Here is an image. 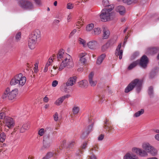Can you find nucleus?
<instances>
[{
  "label": "nucleus",
  "instance_id": "1",
  "mask_svg": "<svg viewBox=\"0 0 159 159\" xmlns=\"http://www.w3.org/2000/svg\"><path fill=\"white\" fill-rule=\"evenodd\" d=\"M110 6L103 9L100 15V18L102 21L106 22L112 19L115 16V13L112 11L114 7Z\"/></svg>",
  "mask_w": 159,
  "mask_h": 159
},
{
  "label": "nucleus",
  "instance_id": "2",
  "mask_svg": "<svg viewBox=\"0 0 159 159\" xmlns=\"http://www.w3.org/2000/svg\"><path fill=\"white\" fill-rule=\"evenodd\" d=\"M142 86V82L138 79H135L132 81L126 87L125 92L127 93L132 91L134 88H136V90L138 93L140 91Z\"/></svg>",
  "mask_w": 159,
  "mask_h": 159
},
{
  "label": "nucleus",
  "instance_id": "3",
  "mask_svg": "<svg viewBox=\"0 0 159 159\" xmlns=\"http://www.w3.org/2000/svg\"><path fill=\"white\" fill-rule=\"evenodd\" d=\"M142 86V82L138 79H135L132 81L126 87L125 92L127 93L132 91L134 88H136V90L138 93L140 91Z\"/></svg>",
  "mask_w": 159,
  "mask_h": 159
},
{
  "label": "nucleus",
  "instance_id": "4",
  "mask_svg": "<svg viewBox=\"0 0 159 159\" xmlns=\"http://www.w3.org/2000/svg\"><path fill=\"white\" fill-rule=\"evenodd\" d=\"M26 81V77L23 76L22 74L20 73L16 75L11 79L10 84L11 85L18 84L19 87H22L25 84Z\"/></svg>",
  "mask_w": 159,
  "mask_h": 159
},
{
  "label": "nucleus",
  "instance_id": "5",
  "mask_svg": "<svg viewBox=\"0 0 159 159\" xmlns=\"http://www.w3.org/2000/svg\"><path fill=\"white\" fill-rule=\"evenodd\" d=\"M18 89H15L10 92V89L8 88L6 89L2 96L3 99H5L7 97L9 100H12L16 98V96L18 94Z\"/></svg>",
  "mask_w": 159,
  "mask_h": 159
},
{
  "label": "nucleus",
  "instance_id": "6",
  "mask_svg": "<svg viewBox=\"0 0 159 159\" xmlns=\"http://www.w3.org/2000/svg\"><path fill=\"white\" fill-rule=\"evenodd\" d=\"M19 5L22 8L27 10H31L33 8L32 3L27 0H21L18 2Z\"/></svg>",
  "mask_w": 159,
  "mask_h": 159
},
{
  "label": "nucleus",
  "instance_id": "7",
  "mask_svg": "<svg viewBox=\"0 0 159 159\" xmlns=\"http://www.w3.org/2000/svg\"><path fill=\"white\" fill-rule=\"evenodd\" d=\"M3 123L5 126L9 129H12L15 125V121L14 120L9 116L5 117L3 120Z\"/></svg>",
  "mask_w": 159,
  "mask_h": 159
},
{
  "label": "nucleus",
  "instance_id": "8",
  "mask_svg": "<svg viewBox=\"0 0 159 159\" xmlns=\"http://www.w3.org/2000/svg\"><path fill=\"white\" fill-rule=\"evenodd\" d=\"M137 61H138V65L140 66L143 68L146 67L148 63V59L146 56H143L140 60H137Z\"/></svg>",
  "mask_w": 159,
  "mask_h": 159
},
{
  "label": "nucleus",
  "instance_id": "9",
  "mask_svg": "<svg viewBox=\"0 0 159 159\" xmlns=\"http://www.w3.org/2000/svg\"><path fill=\"white\" fill-rule=\"evenodd\" d=\"M70 56L66 52H65L63 49H61L59 50L57 54V58L58 61H60L66 59L67 57H69Z\"/></svg>",
  "mask_w": 159,
  "mask_h": 159
},
{
  "label": "nucleus",
  "instance_id": "10",
  "mask_svg": "<svg viewBox=\"0 0 159 159\" xmlns=\"http://www.w3.org/2000/svg\"><path fill=\"white\" fill-rule=\"evenodd\" d=\"M132 151L141 157H146L148 156V152L141 148H134L132 149Z\"/></svg>",
  "mask_w": 159,
  "mask_h": 159
},
{
  "label": "nucleus",
  "instance_id": "11",
  "mask_svg": "<svg viewBox=\"0 0 159 159\" xmlns=\"http://www.w3.org/2000/svg\"><path fill=\"white\" fill-rule=\"evenodd\" d=\"M52 140L50 138L49 136L44 135L43 137V148H48L50 146Z\"/></svg>",
  "mask_w": 159,
  "mask_h": 159
},
{
  "label": "nucleus",
  "instance_id": "12",
  "mask_svg": "<svg viewBox=\"0 0 159 159\" xmlns=\"http://www.w3.org/2000/svg\"><path fill=\"white\" fill-rule=\"evenodd\" d=\"M94 74L91 72L88 76V81L91 87L95 86L97 84V81L93 79Z\"/></svg>",
  "mask_w": 159,
  "mask_h": 159
},
{
  "label": "nucleus",
  "instance_id": "13",
  "mask_svg": "<svg viewBox=\"0 0 159 159\" xmlns=\"http://www.w3.org/2000/svg\"><path fill=\"white\" fill-rule=\"evenodd\" d=\"M62 62H63L65 65L69 68H71L74 66L72 59L70 56L69 57H67L66 59L62 60Z\"/></svg>",
  "mask_w": 159,
  "mask_h": 159
},
{
  "label": "nucleus",
  "instance_id": "14",
  "mask_svg": "<svg viewBox=\"0 0 159 159\" xmlns=\"http://www.w3.org/2000/svg\"><path fill=\"white\" fill-rule=\"evenodd\" d=\"M41 36L40 31L39 30H35L30 35V37L36 41L40 39Z\"/></svg>",
  "mask_w": 159,
  "mask_h": 159
},
{
  "label": "nucleus",
  "instance_id": "15",
  "mask_svg": "<svg viewBox=\"0 0 159 159\" xmlns=\"http://www.w3.org/2000/svg\"><path fill=\"white\" fill-rule=\"evenodd\" d=\"M87 46L89 49L92 50H95L98 47V43L97 41L92 40L87 43Z\"/></svg>",
  "mask_w": 159,
  "mask_h": 159
},
{
  "label": "nucleus",
  "instance_id": "16",
  "mask_svg": "<svg viewBox=\"0 0 159 159\" xmlns=\"http://www.w3.org/2000/svg\"><path fill=\"white\" fill-rule=\"evenodd\" d=\"M70 96L68 94L64 95L58 98L55 102L54 104L57 106H60L63 102V101L66 98H68Z\"/></svg>",
  "mask_w": 159,
  "mask_h": 159
},
{
  "label": "nucleus",
  "instance_id": "17",
  "mask_svg": "<svg viewBox=\"0 0 159 159\" xmlns=\"http://www.w3.org/2000/svg\"><path fill=\"white\" fill-rule=\"evenodd\" d=\"M77 78L74 76L70 77L67 81L66 83V85L67 86H72L74 85L76 82Z\"/></svg>",
  "mask_w": 159,
  "mask_h": 159
},
{
  "label": "nucleus",
  "instance_id": "18",
  "mask_svg": "<svg viewBox=\"0 0 159 159\" xmlns=\"http://www.w3.org/2000/svg\"><path fill=\"white\" fill-rule=\"evenodd\" d=\"M121 44H119L117 46L115 52V54L116 56H119L120 59L122 58L123 51L122 50H120Z\"/></svg>",
  "mask_w": 159,
  "mask_h": 159
},
{
  "label": "nucleus",
  "instance_id": "19",
  "mask_svg": "<svg viewBox=\"0 0 159 159\" xmlns=\"http://www.w3.org/2000/svg\"><path fill=\"white\" fill-rule=\"evenodd\" d=\"M37 41L30 37L28 39V46L31 49L35 48Z\"/></svg>",
  "mask_w": 159,
  "mask_h": 159
},
{
  "label": "nucleus",
  "instance_id": "20",
  "mask_svg": "<svg viewBox=\"0 0 159 159\" xmlns=\"http://www.w3.org/2000/svg\"><path fill=\"white\" fill-rule=\"evenodd\" d=\"M93 126L91 125L88 126V129L86 130H84L82 134L81 135V137L83 139L86 137L88 134L91 131L93 128Z\"/></svg>",
  "mask_w": 159,
  "mask_h": 159
},
{
  "label": "nucleus",
  "instance_id": "21",
  "mask_svg": "<svg viewBox=\"0 0 159 159\" xmlns=\"http://www.w3.org/2000/svg\"><path fill=\"white\" fill-rule=\"evenodd\" d=\"M105 128L106 129L107 131H108V133H112L113 132V129L112 127L110 126V123L108 122V120L106 119L105 121Z\"/></svg>",
  "mask_w": 159,
  "mask_h": 159
},
{
  "label": "nucleus",
  "instance_id": "22",
  "mask_svg": "<svg viewBox=\"0 0 159 159\" xmlns=\"http://www.w3.org/2000/svg\"><path fill=\"white\" fill-rule=\"evenodd\" d=\"M116 11L118 12L120 15H124L126 12L125 7L123 6H119L117 7Z\"/></svg>",
  "mask_w": 159,
  "mask_h": 159
},
{
  "label": "nucleus",
  "instance_id": "23",
  "mask_svg": "<svg viewBox=\"0 0 159 159\" xmlns=\"http://www.w3.org/2000/svg\"><path fill=\"white\" fill-rule=\"evenodd\" d=\"M112 46V43L111 41H108L102 47V50L104 52Z\"/></svg>",
  "mask_w": 159,
  "mask_h": 159
},
{
  "label": "nucleus",
  "instance_id": "24",
  "mask_svg": "<svg viewBox=\"0 0 159 159\" xmlns=\"http://www.w3.org/2000/svg\"><path fill=\"white\" fill-rule=\"evenodd\" d=\"M142 148L145 150L147 152H148L152 146L148 143H143L142 145Z\"/></svg>",
  "mask_w": 159,
  "mask_h": 159
},
{
  "label": "nucleus",
  "instance_id": "25",
  "mask_svg": "<svg viewBox=\"0 0 159 159\" xmlns=\"http://www.w3.org/2000/svg\"><path fill=\"white\" fill-rule=\"evenodd\" d=\"M159 50V48L157 47L149 48L147 49V52L151 54H153L157 53Z\"/></svg>",
  "mask_w": 159,
  "mask_h": 159
},
{
  "label": "nucleus",
  "instance_id": "26",
  "mask_svg": "<svg viewBox=\"0 0 159 159\" xmlns=\"http://www.w3.org/2000/svg\"><path fill=\"white\" fill-rule=\"evenodd\" d=\"M57 66H54L51 69L50 71V73L51 75V76H53L57 75L59 71L58 69H57Z\"/></svg>",
  "mask_w": 159,
  "mask_h": 159
},
{
  "label": "nucleus",
  "instance_id": "27",
  "mask_svg": "<svg viewBox=\"0 0 159 159\" xmlns=\"http://www.w3.org/2000/svg\"><path fill=\"white\" fill-rule=\"evenodd\" d=\"M30 127L28 123L24 124L20 129V133H24L27 130H28Z\"/></svg>",
  "mask_w": 159,
  "mask_h": 159
},
{
  "label": "nucleus",
  "instance_id": "28",
  "mask_svg": "<svg viewBox=\"0 0 159 159\" xmlns=\"http://www.w3.org/2000/svg\"><path fill=\"white\" fill-rule=\"evenodd\" d=\"M105 57L106 55L105 54H103L101 55L97 59L96 62L97 64L98 65L101 64Z\"/></svg>",
  "mask_w": 159,
  "mask_h": 159
},
{
  "label": "nucleus",
  "instance_id": "29",
  "mask_svg": "<svg viewBox=\"0 0 159 159\" xmlns=\"http://www.w3.org/2000/svg\"><path fill=\"white\" fill-rule=\"evenodd\" d=\"M53 60L51 58V59L49 58L47 62L45 67L44 68L43 71L44 72H46L48 70V67L49 66L51 63L52 62Z\"/></svg>",
  "mask_w": 159,
  "mask_h": 159
},
{
  "label": "nucleus",
  "instance_id": "30",
  "mask_svg": "<svg viewBox=\"0 0 159 159\" xmlns=\"http://www.w3.org/2000/svg\"><path fill=\"white\" fill-rule=\"evenodd\" d=\"M79 84L80 87L83 88H86L88 86V81L86 80H84L80 81Z\"/></svg>",
  "mask_w": 159,
  "mask_h": 159
},
{
  "label": "nucleus",
  "instance_id": "31",
  "mask_svg": "<svg viewBox=\"0 0 159 159\" xmlns=\"http://www.w3.org/2000/svg\"><path fill=\"white\" fill-rule=\"evenodd\" d=\"M101 29L99 27H97L94 29L92 33L93 35H98L101 33Z\"/></svg>",
  "mask_w": 159,
  "mask_h": 159
},
{
  "label": "nucleus",
  "instance_id": "32",
  "mask_svg": "<svg viewBox=\"0 0 159 159\" xmlns=\"http://www.w3.org/2000/svg\"><path fill=\"white\" fill-rule=\"evenodd\" d=\"M124 159H138L136 156H133L129 154H127L124 157Z\"/></svg>",
  "mask_w": 159,
  "mask_h": 159
},
{
  "label": "nucleus",
  "instance_id": "33",
  "mask_svg": "<svg viewBox=\"0 0 159 159\" xmlns=\"http://www.w3.org/2000/svg\"><path fill=\"white\" fill-rule=\"evenodd\" d=\"M103 38L104 39H107L108 38L110 35L109 31L107 29H104L103 30Z\"/></svg>",
  "mask_w": 159,
  "mask_h": 159
},
{
  "label": "nucleus",
  "instance_id": "34",
  "mask_svg": "<svg viewBox=\"0 0 159 159\" xmlns=\"http://www.w3.org/2000/svg\"><path fill=\"white\" fill-rule=\"evenodd\" d=\"M148 152L150 153L152 156H155L157 154V151L152 146L151 149L148 151Z\"/></svg>",
  "mask_w": 159,
  "mask_h": 159
},
{
  "label": "nucleus",
  "instance_id": "35",
  "mask_svg": "<svg viewBox=\"0 0 159 159\" xmlns=\"http://www.w3.org/2000/svg\"><path fill=\"white\" fill-rule=\"evenodd\" d=\"M138 65V61H136L132 62L128 66V69L129 70H131Z\"/></svg>",
  "mask_w": 159,
  "mask_h": 159
},
{
  "label": "nucleus",
  "instance_id": "36",
  "mask_svg": "<svg viewBox=\"0 0 159 159\" xmlns=\"http://www.w3.org/2000/svg\"><path fill=\"white\" fill-rule=\"evenodd\" d=\"M144 111L143 109H141L140 111L135 113L134 115V116L135 117H138L143 114Z\"/></svg>",
  "mask_w": 159,
  "mask_h": 159
},
{
  "label": "nucleus",
  "instance_id": "37",
  "mask_svg": "<svg viewBox=\"0 0 159 159\" xmlns=\"http://www.w3.org/2000/svg\"><path fill=\"white\" fill-rule=\"evenodd\" d=\"M138 0H123L124 3L127 5H130L133 3H135L137 2Z\"/></svg>",
  "mask_w": 159,
  "mask_h": 159
},
{
  "label": "nucleus",
  "instance_id": "38",
  "mask_svg": "<svg viewBox=\"0 0 159 159\" xmlns=\"http://www.w3.org/2000/svg\"><path fill=\"white\" fill-rule=\"evenodd\" d=\"M80 111V108L79 107L75 106L73 109L72 111L74 115L77 114Z\"/></svg>",
  "mask_w": 159,
  "mask_h": 159
},
{
  "label": "nucleus",
  "instance_id": "39",
  "mask_svg": "<svg viewBox=\"0 0 159 159\" xmlns=\"http://www.w3.org/2000/svg\"><path fill=\"white\" fill-rule=\"evenodd\" d=\"M44 130L45 135H49L50 137L49 134L52 132V129L50 127H47L44 129Z\"/></svg>",
  "mask_w": 159,
  "mask_h": 159
},
{
  "label": "nucleus",
  "instance_id": "40",
  "mask_svg": "<svg viewBox=\"0 0 159 159\" xmlns=\"http://www.w3.org/2000/svg\"><path fill=\"white\" fill-rule=\"evenodd\" d=\"M6 138V135L3 132L0 134V142L3 143Z\"/></svg>",
  "mask_w": 159,
  "mask_h": 159
},
{
  "label": "nucleus",
  "instance_id": "41",
  "mask_svg": "<svg viewBox=\"0 0 159 159\" xmlns=\"http://www.w3.org/2000/svg\"><path fill=\"white\" fill-rule=\"evenodd\" d=\"M78 41H79V43L80 44H82L83 47H86L87 44L86 43V42L84 40L81 39L80 38L79 39Z\"/></svg>",
  "mask_w": 159,
  "mask_h": 159
},
{
  "label": "nucleus",
  "instance_id": "42",
  "mask_svg": "<svg viewBox=\"0 0 159 159\" xmlns=\"http://www.w3.org/2000/svg\"><path fill=\"white\" fill-rule=\"evenodd\" d=\"M94 27L93 24H88L86 27V30L87 31H91Z\"/></svg>",
  "mask_w": 159,
  "mask_h": 159
},
{
  "label": "nucleus",
  "instance_id": "43",
  "mask_svg": "<svg viewBox=\"0 0 159 159\" xmlns=\"http://www.w3.org/2000/svg\"><path fill=\"white\" fill-rule=\"evenodd\" d=\"M53 153L52 152H48L45 157H43L42 159H49L52 157L53 155Z\"/></svg>",
  "mask_w": 159,
  "mask_h": 159
},
{
  "label": "nucleus",
  "instance_id": "44",
  "mask_svg": "<svg viewBox=\"0 0 159 159\" xmlns=\"http://www.w3.org/2000/svg\"><path fill=\"white\" fill-rule=\"evenodd\" d=\"M15 39L17 42L20 41L21 38V33L20 32H18L16 33L15 36Z\"/></svg>",
  "mask_w": 159,
  "mask_h": 159
},
{
  "label": "nucleus",
  "instance_id": "45",
  "mask_svg": "<svg viewBox=\"0 0 159 159\" xmlns=\"http://www.w3.org/2000/svg\"><path fill=\"white\" fill-rule=\"evenodd\" d=\"M63 63L62 61L59 65L58 68L59 71L62 70L65 68L67 67Z\"/></svg>",
  "mask_w": 159,
  "mask_h": 159
},
{
  "label": "nucleus",
  "instance_id": "46",
  "mask_svg": "<svg viewBox=\"0 0 159 159\" xmlns=\"http://www.w3.org/2000/svg\"><path fill=\"white\" fill-rule=\"evenodd\" d=\"M102 4L105 7L106 6H108V7L110 6V7H114L113 5L112 6L109 5V3L108 0H103L102 1Z\"/></svg>",
  "mask_w": 159,
  "mask_h": 159
},
{
  "label": "nucleus",
  "instance_id": "47",
  "mask_svg": "<svg viewBox=\"0 0 159 159\" xmlns=\"http://www.w3.org/2000/svg\"><path fill=\"white\" fill-rule=\"evenodd\" d=\"M148 93L149 95L152 97L153 94V88L152 86H150L148 90Z\"/></svg>",
  "mask_w": 159,
  "mask_h": 159
},
{
  "label": "nucleus",
  "instance_id": "48",
  "mask_svg": "<svg viewBox=\"0 0 159 159\" xmlns=\"http://www.w3.org/2000/svg\"><path fill=\"white\" fill-rule=\"evenodd\" d=\"M66 86H67L66 85V84H63L61 86V89L62 91L65 92H67V89L66 87Z\"/></svg>",
  "mask_w": 159,
  "mask_h": 159
},
{
  "label": "nucleus",
  "instance_id": "49",
  "mask_svg": "<svg viewBox=\"0 0 159 159\" xmlns=\"http://www.w3.org/2000/svg\"><path fill=\"white\" fill-rule=\"evenodd\" d=\"M38 134L40 136H42L45 134L44 129L43 128L41 129L38 131Z\"/></svg>",
  "mask_w": 159,
  "mask_h": 159
},
{
  "label": "nucleus",
  "instance_id": "50",
  "mask_svg": "<svg viewBox=\"0 0 159 159\" xmlns=\"http://www.w3.org/2000/svg\"><path fill=\"white\" fill-rule=\"evenodd\" d=\"M73 4L71 3H69L67 5L66 8L67 9H72L73 8Z\"/></svg>",
  "mask_w": 159,
  "mask_h": 159
},
{
  "label": "nucleus",
  "instance_id": "51",
  "mask_svg": "<svg viewBox=\"0 0 159 159\" xmlns=\"http://www.w3.org/2000/svg\"><path fill=\"white\" fill-rule=\"evenodd\" d=\"M80 61L82 64H84L86 61V60L84 57L80 58Z\"/></svg>",
  "mask_w": 159,
  "mask_h": 159
},
{
  "label": "nucleus",
  "instance_id": "52",
  "mask_svg": "<svg viewBox=\"0 0 159 159\" xmlns=\"http://www.w3.org/2000/svg\"><path fill=\"white\" fill-rule=\"evenodd\" d=\"M139 55V53L138 52H134L131 57V59H133Z\"/></svg>",
  "mask_w": 159,
  "mask_h": 159
},
{
  "label": "nucleus",
  "instance_id": "53",
  "mask_svg": "<svg viewBox=\"0 0 159 159\" xmlns=\"http://www.w3.org/2000/svg\"><path fill=\"white\" fill-rule=\"evenodd\" d=\"M54 120L57 121L58 120V114L57 112H56L53 116Z\"/></svg>",
  "mask_w": 159,
  "mask_h": 159
},
{
  "label": "nucleus",
  "instance_id": "54",
  "mask_svg": "<svg viewBox=\"0 0 159 159\" xmlns=\"http://www.w3.org/2000/svg\"><path fill=\"white\" fill-rule=\"evenodd\" d=\"M58 84V82L56 80H55L53 81L52 83V86L53 87H56Z\"/></svg>",
  "mask_w": 159,
  "mask_h": 159
},
{
  "label": "nucleus",
  "instance_id": "55",
  "mask_svg": "<svg viewBox=\"0 0 159 159\" xmlns=\"http://www.w3.org/2000/svg\"><path fill=\"white\" fill-rule=\"evenodd\" d=\"M35 3L39 6H41L42 5V2L41 0H34Z\"/></svg>",
  "mask_w": 159,
  "mask_h": 159
},
{
  "label": "nucleus",
  "instance_id": "56",
  "mask_svg": "<svg viewBox=\"0 0 159 159\" xmlns=\"http://www.w3.org/2000/svg\"><path fill=\"white\" fill-rule=\"evenodd\" d=\"M38 63H36L34 65V71L35 72L37 73L38 71Z\"/></svg>",
  "mask_w": 159,
  "mask_h": 159
},
{
  "label": "nucleus",
  "instance_id": "57",
  "mask_svg": "<svg viewBox=\"0 0 159 159\" xmlns=\"http://www.w3.org/2000/svg\"><path fill=\"white\" fill-rule=\"evenodd\" d=\"M76 32V30L75 29L73 30L72 32L70 33L69 35L70 37H72Z\"/></svg>",
  "mask_w": 159,
  "mask_h": 159
},
{
  "label": "nucleus",
  "instance_id": "58",
  "mask_svg": "<svg viewBox=\"0 0 159 159\" xmlns=\"http://www.w3.org/2000/svg\"><path fill=\"white\" fill-rule=\"evenodd\" d=\"M104 135L102 134H101L98 137V140L99 141L102 140L104 138Z\"/></svg>",
  "mask_w": 159,
  "mask_h": 159
},
{
  "label": "nucleus",
  "instance_id": "59",
  "mask_svg": "<svg viewBox=\"0 0 159 159\" xmlns=\"http://www.w3.org/2000/svg\"><path fill=\"white\" fill-rule=\"evenodd\" d=\"M5 118V114L4 112L0 113V120Z\"/></svg>",
  "mask_w": 159,
  "mask_h": 159
},
{
  "label": "nucleus",
  "instance_id": "60",
  "mask_svg": "<svg viewBox=\"0 0 159 159\" xmlns=\"http://www.w3.org/2000/svg\"><path fill=\"white\" fill-rule=\"evenodd\" d=\"M91 154H92V155L89 157V159H96V157L94 155L92 154V153H91Z\"/></svg>",
  "mask_w": 159,
  "mask_h": 159
},
{
  "label": "nucleus",
  "instance_id": "61",
  "mask_svg": "<svg viewBox=\"0 0 159 159\" xmlns=\"http://www.w3.org/2000/svg\"><path fill=\"white\" fill-rule=\"evenodd\" d=\"M75 144V143L74 141H71L69 143L68 146L69 147H72Z\"/></svg>",
  "mask_w": 159,
  "mask_h": 159
},
{
  "label": "nucleus",
  "instance_id": "62",
  "mask_svg": "<svg viewBox=\"0 0 159 159\" xmlns=\"http://www.w3.org/2000/svg\"><path fill=\"white\" fill-rule=\"evenodd\" d=\"M49 100V98L46 96L43 98V101L45 102H47Z\"/></svg>",
  "mask_w": 159,
  "mask_h": 159
},
{
  "label": "nucleus",
  "instance_id": "63",
  "mask_svg": "<svg viewBox=\"0 0 159 159\" xmlns=\"http://www.w3.org/2000/svg\"><path fill=\"white\" fill-rule=\"evenodd\" d=\"M86 53H81L79 54V56L80 58L84 57V56H85Z\"/></svg>",
  "mask_w": 159,
  "mask_h": 159
},
{
  "label": "nucleus",
  "instance_id": "64",
  "mask_svg": "<svg viewBox=\"0 0 159 159\" xmlns=\"http://www.w3.org/2000/svg\"><path fill=\"white\" fill-rule=\"evenodd\" d=\"M155 138L157 140L159 141V134L155 135Z\"/></svg>",
  "mask_w": 159,
  "mask_h": 159
}]
</instances>
